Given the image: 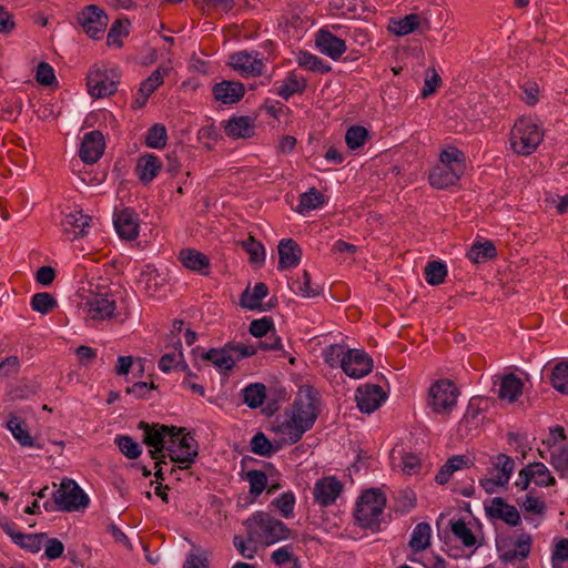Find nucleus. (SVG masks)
I'll use <instances>...</instances> for the list:
<instances>
[{
    "label": "nucleus",
    "instance_id": "a878e982",
    "mask_svg": "<svg viewBox=\"0 0 568 568\" xmlns=\"http://www.w3.org/2000/svg\"><path fill=\"white\" fill-rule=\"evenodd\" d=\"M178 261L187 270L199 273L201 275H209L211 261L210 258L202 252L191 248L184 247L180 250L178 254Z\"/></svg>",
    "mask_w": 568,
    "mask_h": 568
},
{
    "label": "nucleus",
    "instance_id": "c03bdc74",
    "mask_svg": "<svg viewBox=\"0 0 568 568\" xmlns=\"http://www.w3.org/2000/svg\"><path fill=\"white\" fill-rule=\"evenodd\" d=\"M129 26L128 20H115L108 31L106 44L109 47L121 48L123 45V38L129 36Z\"/></svg>",
    "mask_w": 568,
    "mask_h": 568
},
{
    "label": "nucleus",
    "instance_id": "6ab92c4d",
    "mask_svg": "<svg viewBox=\"0 0 568 568\" xmlns=\"http://www.w3.org/2000/svg\"><path fill=\"white\" fill-rule=\"evenodd\" d=\"M355 399L362 413L371 414L386 400V394L379 385L365 384L357 388Z\"/></svg>",
    "mask_w": 568,
    "mask_h": 568
},
{
    "label": "nucleus",
    "instance_id": "423d86ee",
    "mask_svg": "<svg viewBox=\"0 0 568 568\" xmlns=\"http://www.w3.org/2000/svg\"><path fill=\"white\" fill-rule=\"evenodd\" d=\"M116 302L108 292H91L83 297L80 311L87 326L95 327L100 323L114 317Z\"/></svg>",
    "mask_w": 568,
    "mask_h": 568
},
{
    "label": "nucleus",
    "instance_id": "2eb2a0df",
    "mask_svg": "<svg viewBox=\"0 0 568 568\" xmlns=\"http://www.w3.org/2000/svg\"><path fill=\"white\" fill-rule=\"evenodd\" d=\"M459 390L449 379H440L429 388V405L438 414L450 412L457 404Z\"/></svg>",
    "mask_w": 568,
    "mask_h": 568
},
{
    "label": "nucleus",
    "instance_id": "de8ad7c7",
    "mask_svg": "<svg viewBox=\"0 0 568 568\" xmlns=\"http://www.w3.org/2000/svg\"><path fill=\"white\" fill-rule=\"evenodd\" d=\"M7 428L11 432L12 436L16 440L24 447H32L34 440L28 429L23 426V422H21L18 417L12 416L8 423Z\"/></svg>",
    "mask_w": 568,
    "mask_h": 568
},
{
    "label": "nucleus",
    "instance_id": "20e7f679",
    "mask_svg": "<svg viewBox=\"0 0 568 568\" xmlns=\"http://www.w3.org/2000/svg\"><path fill=\"white\" fill-rule=\"evenodd\" d=\"M544 139L541 126L531 118L518 119L510 131V148L519 155H530Z\"/></svg>",
    "mask_w": 568,
    "mask_h": 568
},
{
    "label": "nucleus",
    "instance_id": "ddd939ff",
    "mask_svg": "<svg viewBox=\"0 0 568 568\" xmlns=\"http://www.w3.org/2000/svg\"><path fill=\"white\" fill-rule=\"evenodd\" d=\"M532 547V537L530 534L521 532L515 538H507L497 541L499 559L503 562L514 564L524 561L530 555Z\"/></svg>",
    "mask_w": 568,
    "mask_h": 568
},
{
    "label": "nucleus",
    "instance_id": "37998d69",
    "mask_svg": "<svg viewBox=\"0 0 568 568\" xmlns=\"http://www.w3.org/2000/svg\"><path fill=\"white\" fill-rule=\"evenodd\" d=\"M172 68L170 65H160L156 70H154L148 79H145L140 84V91H144L146 94H152L160 85L163 84V81L166 77L170 75Z\"/></svg>",
    "mask_w": 568,
    "mask_h": 568
},
{
    "label": "nucleus",
    "instance_id": "39448f33",
    "mask_svg": "<svg viewBox=\"0 0 568 568\" xmlns=\"http://www.w3.org/2000/svg\"><path fill=\"white\" fill-rule=\"evenodd\" d=\"M385 506L386 497L378 488L365 490L356 503V521L362 528L378 530Z\"/></svg>",
    "mask_w": 568,
    "mask_h": 568
},
{
    "label": "nucleus",
    "instance_id": "5fc2aeb1",
    "mask_svg": "<svg viewBox=\"0 0 568 568\" xmlns=\"http://www.w3.org/2000/svg\"><path fill=\"white\" fill-rule=\"evenodd\" d=\"M334 31L339 36L349 37L355 43L361 47L366 45L371 41L367 30L362 28L343 27L341 24L331 26Z\"/></svg>",
    "mask_w": 568,
    "mask_h": 568
},
{
    "label": "nucleus",
    "instance_id": "bf43d9fd",
    "mask_svg": "<svg viewBox=\"0 0 568 568\" xmlns=\"http://www.w3.org/2000/svg\"><path fill=\"white\" fill-rule=\"evenodd\" d=\"M295 496L292 491H285L272 500V505L280 510L281 515L290 519L294 516Z\"/></svg>",
    "mask_w": 568,
    "mask_h": 568
},
{
    "label": "nucleus",
    "instance_id": "09e8293b",
    "mask_svg": "<svg viewBox=\"0 0 568 568\" xmlns=\"http://www.w3.org/2000/svg\"><path fill=\"white\" fill-rule=\"evenodd\" d=\"M425 280L429 285L436 286L445 282L447 266L439 261H430L425 267Z\"/></svg>",
    "mask_w": 568,
    "mask_h": 568
},
{
    "label": "nucleus",
    "instance_id": "a19ab883",
    "mask_svg": "<svg viewBox=\"0 0 568 568\" xmlns=\"http://www.w3.org/2000/svg\"><path fill=\"white\" fill-rule=\"evenodd\" d=\"M288 285L295 294L303 297H314L321 293V287L312 284L311 276L306 271L303 272L301 277L292 280Z\"/></svg>",
    "mask_w": 568,
    "mask_h": 568
},
{
    "label": "nucleus",
    "instance_id": "f03ea898",
    "mask_svg": "<svg viewBox=\"0 0 568 568\" xmlns=\"http://www.w3.org/2000/svg\"><path fill=\"white\" fill-rule=\"evenodd\" d=\"M245 532L250 541L270 547L292 538V529L274 515L258 510L251 514L244 521Z\"/></svg>",
    "mask_w": 568,
    "mask_h": 568
},
{
    "label": "nucleus",
    "instance_id": "69168bd1",
    "mask_svg": "<svg viewBox=\"0 0 568 568\" xmlns=\"http://www.w3.org/2000/svg\"><path fill=\"white\" fill-rule=\"evenodd\" d=\"M233 545L239 554L246 559L255 558L258 548L261 547L260 544L250 541L248 534H246L245 537L237 535L234 536Z\"/></svg>",
    "mask_w": 568,
    "mask_h": 568
},
{
    "label": "nucleus",
    "instance_id": "9d476101",
    "mask_svg": "<svg viewBox=\"0 0 568 568\" xmlns=\"http://www.w3.org/2000/svg\"><path fill=\"white\" fill-rule=\"evenodd\" d=\"M139 428L143 430V443L150 447L149 454L152 459L165 457L164 450L169 448L179 429L160 424L150 425L145 422H141Z\"/></svg>",
    "mask_w": 568,
    "mask_h": 568
},
{
    "label": "nucleus",
    "instance_id": "7ed1b4c3",
    "mask_svg": "<svg viewBox=\"0 0 568 568\" xmlns=\"http://www.w3.org/2000/svg\"><path fill=\"white\" fill-rule=\"evenodd\" d=\"M466 170L465 153L456 146L448 145L438 156V163L429 171V184L444 190L458 183Z\"/></svg>",
    "mask_w": 568,
    "mask_h": 568
},
{
    "label": "nucleus",
    "instance_id": "1a4fd4ad",
    "mask_svg": "<svg viewBox=\"0 0 568 568\" xmlns=\"http://www.w3.org/2000/svg\"><path fill=\"white\" fill-rule=\"evenodd\" d=\"M166 452L170 460L178 464V467L171 468V474H173L178 469L183 470L191 467L197 456V445L192 436L182 434V428H180L175 437L171 439Z\"/></svg>",
    "mask_w": 568,
    "mask_h": 568
},
{
    "label": "nucleus",
    "instance_id": "7c9ffc66",
    "mask_svg": "<svg viewBox=\"0 0 568 568\" xmlns=\"http://www.w3.org/2000/svg\"><path fill=\"white\" fill-rule=\"evenodd\" d=\"M524 383L514 373L500 376L498 396L509 403L516 402L523 394Z\"/></svg>",
    "mask_w": 568,
    "mask_h": 568
},
{
    "label": "nucleus",
    "instance_id": "4d7b16f0",
    "mask_svg": "<svg viewBox=\"0 0 568 568\" xmlns=\"http://www.w3.org/2000/svg\"><path fill=\"white\" fill-rule=\"evenodd\" d=\"M419 23V17L415 13H410L397 21H394L392 31L397 36H407L418 29Z\"/></svg>",
    "mask_w": 568,
    "mask_h": 568
},
{
    "label": "nucleus",
    "instance_id": "bb28decb",
    "mask_svg": "<svg viewBox=\"0 0 568 568\" xmlns=\"http://www.w3.org/2000/svg\"><path fill=\"white\" fill-rule=\"evenodd\" d=\"M245 93L243 83L239 81H222L213 87L215 100L224 104L237 103Z\"/></svg>",
    "mask_w": 568,
    "mask_h": 568
},
{
    "label": "nucleus",
    "instance_id": "6e6d98bb",
    "mask_svg": "<svg viewBox=\"0 0 568 568\" xmlns=\"http://www.w3.org/2000/svg\"><path fill=\"white\" fill-rule=\"evenodd\" d=\"M31 308L41 314H49L57 307V301L54 297L47 292L36 293L31 297Z\"/></svg>",
    "mask_w": 568,
    "mask_h": 568
},
{
    "label": "nucleus",
    "instance_id": "774afa93",
    "mask_svg": "<svg viewBox=\"0 0 568 568\" xmlns=\"http://www.w3.org/2000/svg\"><path fill=\"white\" fill-rule=\"evenodd\" d=\"M115 443L118 444L121 453L130 459L138 458L142 453L141 446L130 436H118L115 438Z\"/></svg>",
    "mask_w": 568,
    "mask_h": 568
},
{
    "label": "nucleus",
    "instance_id": "a18cd8bd",
    "mask_svg": "<svg viewBox=\"0 0 568 568\" xmlns=\"http://www.w3.org/2000/svg\"><path fill=\"white\" fill-rule=\"evenodd\" d=\"M242 393L244 403L251 408L262 406L266 398V387L260 383L247 385Z\"/></svg>",
    "mask_w": 568,
    "mask_h": 568
},
{
    "label": "nucleus",
    "instance_id": "dca6fc26",
    "mask_svg": "<svg viewBox=\"0 0 568 568\" xmlns=\"http://www.w3.org/2000/svg\"><path fill=\"white\" fill-rule=\"evenodd\" d=\"M531 481L540 487L554 486L556 484V479L548 467L540 462L531 463L520 469L515 486L524 491L528 489Z\"/></svg>",
    "mask_w": 568,
    "mask_h": 568
},
{
    "label": "nucleus",
    "instance_id": "f8f14e48",
    "mask_svg": "<svg viewBox=\"0 0 568 568\" xmlns=\"http://www.w3.org/2000/svg\"><path fill=\"white\" fill-rule=\"evenodd\" d=\"M77 23L89 38L100 40L105 33L109 17L104 9L88 4L78 12Z\"/></svg>",
    "mask_w": 568,
    "mask_h": 568
},
{
    "label": "nucleus",
    "instance_id": "f704fd0d",
    "mask_svg": "<svg viewBox=\"0 0 568 568\" xmlns=\"http://www.w3.org/2000/svg\"><path fill=\"white\" fill-rule=\"evenodd\" d=\"M158 365L160 371L166 374L173 369H178L181 372L187 369L189 365L184 361L181 343L178 342V346H175L172 352L163 354L160 357Z\"/></svg>",
    "mask_w": 568,
    "mask_h": 568
},
{
    "label": "nucleus",
    "instance_id": "58836bf2",
    "mask_svg": "<svg viewBox=\"0 0 568 568\" xmlns=\"http://www.w3.org/2000/svg\"><path fill=\"white\" fill-rule=\"evenodd\" d=\"M296 62L298 67L321 74L328 73L332 70L331 65L322 58L307 51L300 52Z\"/></svg>",
    "mask_w": 568,
    "mask_h": 568
},
{
    "label": "nucleus",
    "instance_id": "603ef678",
    "mask_svg": "<svg viewBox=\"0 0 568 568\" xmlns=\"http://www.w3.org/2000/svg\"><path fill=\"white\" fill-rule=\"evenodd\" d=\"M550 383L561 394H568V363H558L551 372Z\"/></svg>",
    "mask_w": 568,
    "mask_h": 568
},
{
    "label": "nucleus",
    "instance_id": "f3484780",
    "mask_svg": "<svg viewBox=\"0 0 568 568\" xmlns=\"http://www.w3.org/2000/svg\"><path fill=\"white\" fill-rule=\"evenodd\" d=\"M373 369L372 357L363 349H347L343 372L352 378H362Z\"/></svg>",
    "mask_w": 568,
    "mask_h": 568
},
{
    "label": "nucleus",
    "instance_id": "4468645a",
    "mask_svg": "<svg viewBox=\"0 0 568 568\" xmlns=\"http://www.w3.org/2000/svg\"><path fill=\"white\" fill-rule=\"evenodd\" d=\"M229 64L245 79L261 77L266 70L265 59L258 51L234 52L230 55Z\"/></svg>",
    "mask_w": 568,
    "mask_h": 568
},
{
    "label": "nucleus",
    "instance_id": "c85d7f7f",
    "mask_svg": "<svg viewBox=\"0 0 568 568\" xmlns=\"http://www.w3.org/2000/svg\"><path fill=\"white\" fill-rule=\"evenodd\" d=\"M139 286L149 296H155L165 286V277L153 264H148L140 273Z\"/></svg>",
    "mask_w": 568,
    "mask_h": 568
},
{
    "label": "nucleus",
    "instance_id": "8fccbe9b",
    "mask_svg": "<svg viewBox=\"0 0 568 568\" xmlns=\"http://www.w3.org/2000/svg\"><path fill=\"white\" fill-rule=\"evenodd\" d=\"M324 204V195L315 187L310 189L307 192L301 194L298 202V212L305 213L316 210Z\"/></svg>",
    "mask_w": 568,
    "mask_h": 568
},
{
    "label": "nucleus",
    "instance_id": "0e129e2a",
    "mask_svg": "<svg viewBox=\"0 0 568 568\" xmlns=\"http://www.w3.org/2000/svg\"><path fill=\"white\" fill-rule=\"evenodd\" d=\"M251 450L260 456H271L277 450L264 433H256L251 439Z\"/></svg>",
    "mask_w": 568,
    "mask_h": 568
},
{
    "label": "nucleus",
    "instance_id": "4be33fe9",
    "mask_svg": "<svg viewBox=\"0 0 568 568\" xmlns=\"http://www.w3.org/2000/svg\"><path fill=\"white\" fill-rule=\"evenodd\" d=\"M113 224L121 239L132 241L139 235V217L132 209H123L114 213Z\"/></svg>",
    "mask_w": 568,
    "mask_h": 568
},
{
    "label": "nucleus",
    "instance_id": "6e6552de",
    "mask_svg": "<svg viewBox=\"0 0 568 568\" xmlns=\"http://www.w3.org/2000/svg\"><path fill=\"white\" fill-rule=\"evenodd\" d=\"M54 505L61 511H77L89 505V497L73 479L63 478L60 487L53 493V503L45 501L43 508L45 511H52Z\"/></svg>",
    "mask_w": 568,
    "mask_h": 568
},
{
    "label": "nucleus",
    "instance_id": "ea45409f",
    "mask_svg": "<svg viewBox=\"0 0 568 568\" xmlns=\"http://www.w3.org/2000/svg\"><path fill=\"white\" fill-rule=\"evenodd\" d=\"M268 294V287L265 283L260 282L256 283L252 290H245L241 297V304L243 307L248 310H255L261 306L263 298H265Z\"/></svg>",
    "mask_w": 568,
    "mask_h": 568
},
{
    "label": "nucleus",
    "instance_id": "473e14b6",
    "mask_svg": "<svg viewBox=\"0 0 568 568\" xmlns=\"http://www.w3.org/2000/svg\"><path fill=\"white\" fill-rule=\"evenodd\" d=\"M497 256V248L495 244L489 241H477L473 243L468 252L466 253V257L475 263H485L489 260H493Z\"/></svg>",
    "mask_w": 568,
    "mask_h": 568
},
{
    "label": "nucleus",
    "instance_id": "13d9d810",
    "mask_svg": "<svg viewBox=\"0 0 568 568\" xmlns=\"http://www.w3.org/2000/svg\"><path fill=\"white\" fill-rule=\"evenodd\" d=\"M245 479L250 485V494L254 497L260 496L267 486V477L262 470H247L245 474Z\"/></svg>",
    "mask_w": 568,
    "mask_h": 568
},
{
    "label": "nucleus",
    "instance_id": "a211bd4d",
    "mask_svg": "<svg viewBox=\"0 0 568 568\" xmlns=\"http://www.w3.org/2000/svg\"><path fill=\"white\" fill-rule=\"evenodd\" d=\"M91 220L90 215L83 214L81 210L73 209L65 213L61 220V231L67 240L73 241L88 233Z\"/></svg>",
    "mask_w": 568,
    "mask_h": 568
},
{
    "label": "nucleus",
    "instance_id": "b1692460",
    "mask_svg": "<svg viewBox=\"0 0 568 568\" xmlns=\"http://www.w3.org/2000/svg\"><path fill=\"white\" fill-rule=\"evenodd\" d=\"M485 509L491 519L501 520L509 526L516 527L521 521L520 514L517 508L507 504L500 497H495L490 504L485 507Z\"/></svg>",
    "mask_w": 568,
    "mask_h": 568
},
{
    "label": "nucleus",
    "instance_id": "cd10ccee",
    "mask_svg": "<svg viewBox=\"0 0 568 568\" xmlns=\"http://www.w3.org/2000/svg\"><path fill=\"white\" fill-rule=\"evenodd\" d=\"M278 270L294 268L302 258V250L300 245L292 239H283L278 246Z\"/></svg>",
    "mask_w": 568,
    "mask_h": 568
},
{
    "label": "nucleus",
    "instance_id": "49530a36",
    "mask_svg": "<svg viewBox=\"0 0 568 568\" xmlns=\"http://www.w3.org/2000/svg\"><path fill=\"white\" fill-rule=\"evenodd\" d=\"M210 552L196 545H192L182 568H210Z\"/></svg>",
    "mask_w": 568,
    "mask_h": 568
},
{
    "label": "nucleus",
    "instance_id": "412c9836",
    "mask_svg": "<svg viewBox=\"0 0 568 568\" xmlns=\"http://www.w3.org/2000/svg\"><path fill=\"white\" fill-rule=\"evenodd\" d=\"M342 489L343 485L336 477H323L314 485V500L323 507L329 506L335 503L337 497L341 495Z\"/></svg>",
    "mask_w": 568,
    "mask_h": 568
},
{
    "label": "nucleus",
    "instance_id": "680f3d73",
    "mask_svg": "<svg viewBox=\"0 0 568 568\" xmlns=\"http://www.w3.org/2000/svg\"><path fill=\"white\" fill-rule=\"evenodd\" d=\"M479 399L471 398L466 408L465 415L462 418L459 426H465L466 428H476L479 424V416L481 415V408L479 407Z\"/></svg>",
    "mask_w": 568,
    "mask_h": 568
},
{
    "label": "nucleus",
    "instance_id": "2f4dec72",
    "mask_svg": "<svg viewBox=\"0 0 568 568\" xmlns=\"http://www.w3.org/2000/svg\"><path fill=\"white\" fill-rule=\"evenodd\" d=\"M432 527L426 521L418 523L412 534L408 541V547L414 554L426 550L432 544Z\"/></svg>",
    "mask_w": 568,
    "mask_h": 568
},
{
    "label": "nucleus",
    "instance_id": "052dcab7",
    "mask_svg": "<svg viewBox=\"0 0 568 568\" xmlns=\"http://www.w3.org/2000/svg\"><path fill=\"white\" fill-rule=\"evenodd\" d=\"M346 352L344 346L338 344L328 345L323 351V357L325 363L331 367L339 366L343 369V363L346 359Z\"/></svg>",
    "mask_w": 568,
    "mask_h": 568
},
{
    "label": "nucleus",
    "instance_id": "0eeeda50",
    "mask_svg": "<svg viewBox=\"0 0 568 568\" xmlns=\"http://www.w3.org/2000/svg\"><path fill=\"white\" fill-rule=\"evenodd\" d=\"M121 71L118 67L93 64L87 75L89 94L94 99L110 97L118 91Z\"/></svg>",
    "mask_w": 568,
    "mask_h": 568
},
{
    "label": "nucleus",
    "instance_id": "393cba45",
    "mask_svg": "<svg viewBox=\"0 0 568 568\" xmlns=\"http://www.w3.org/2000/svg\"><path fill=\"white\" fill-rule=\"evenodd\" d=\"M307 87V80L297 71L291 70L285 78L274 83V93L285 101L296 93H303Z\"/></svg>",
    "mask_w": 568,
    "mask_h": 568
},
{
    "label": "nucleus",
    "instance_id": "e2e57ef3",
    "mask_svg": "<svg viewBox=\"0 0 568 568\" xmlns=\"http://www.w3.org/2000/svg\"><path fill=\"white\" fill-rule=\"evenodd\" d=\"M166 129L162 124L152 125L145 135V144L152 149H161L166 144Z\"/></svg>",
    "mask_w": 568,
    "mask_h": 568
},
{
    "label": "nucleus",
    "instance_id": "f257e3e1",
    "mask_svg": "<svg viewBox=\"0 0 568 568\" xmlns=\"http://www.w3.org/2000/svg\"><path fill=\"white\" fill-rule=\"evenodd\" d=\"M317 404V393L312 387L300 389L294 399L290 419L280 426V433L286 440L295 444L313 427L318 415Z\"/></svg>",
    "mask_w": 568,
    "mask_h": 568
},
{
    "label": "nucleus",
    "instance_id": "864d4df0",
    "mask_svg": "<svg viewBox=\"0 0 568 568\" xmlns=\"http://www.w3.org/2000/svg\"><path fill=\"white\" fill-rule=\"evenodd\" d=\"M368 138V131L362 125L351 126L345 134V143L352 151L361 149Z\"/></svg>",
    "mask_w": 568,
    "mask_h": 568
},
{
    "label": "nucleus",
    "instance_id": "c9c22d12",
    "mask_svg": "<svg viewBox=\"0 0 568 568\" xmlns=\"http://www.w3.org/2000/svg\"><path fill=\"white\" fill-rule=\"evenodd\" d=\"M490 464L489 473L509 483L515 469V460L506 454H498L490 458Z\"/></svg>",
    "mask_w": 568,
    "mask_h": 568
},
{
    "label": "nucleus",
    "instance_id": "79ce46f5",
    "mask_svg": "<svg viewBox=\"0 0 568 568\" xmlns=\"http://www.w3.org/2000/svg\"><path fill=\"white\" fill-rule=\"evenodd\" d=\"M549 463L560 478H568V443L550 450Z\"/></svg>",
    "mask_w": 568,
    "mask_h": 568
},
{
    "label": "nucleus",
    "instance_id": "5701e85b",
    "mask_svg": "<svg viewBox=\"0 0 568 568\" xmlns=\"http://www.w3.org/2000/svg\"><path fill=\"white\" fill-rule=\"evenodd\" d=\"M104 139L100 131L84 134L79 149V156L85 163H95L103 154Z\"/></svg>",
    "mask_w": 568,
    "mask_h": 568
},
{
    "label": "nucleus",
    "instance_id": "9b49d317",
    "mask_svg": "<svg viewBox=\"0 0 568 568\" xmlns=\"http://www.w3.org/2000/svg\"><path fill=\"white\" fill-rule=\"evenodd\" d=\"M254 346L243 344L226 345L222 348H211L202 355V358L211 362L217 369L231 371L236 362L255 354Z\"/></svg>",
    "mask_w": 568,
    "mask_h": 568
},
{
    "label": "nucleus",
    "instance_id": "aec40b11",
    "mask_svg": "<svg viewBox=\"0 0 568 568\" xmlns=\"http://www.w3.org/2000/svg\"><path fill=\"white\" fill-rule=\"evenodd\" d=\"M315 45L321 53L332 60H338L347 50L345 40L327 29H320L315 34Z\"/></svg>",
    "mask_w": 568,
    "mask_h": 568
},
{
    "label": "nucleus",
    "instance_id": "4c0bfd02",
    "mask_svg": "<svg viewBox=\"0 0 568 568\" xmlns=\"http://www.w3.org/2000/svg\"><path fill=\"white\" fill-rule=\"evenodd\" d=\"M261 110L266 115L273 118L274 121H276L277 123L291 122L292 110L290 109V106L280 101L266 99L261 105Z\"/></svg>",
    "mask_w": 568,
    "mask_h": 568
},
{
    "label": "nucleus",
    "instance_id": "3c124183",
    "mask_svg": "<svg viewBox=\"0 0 568 568\" xmlns=\"http://www.w3.org/2000/svg\"><path fill=\"white\" fill-rule=\"evenodd\" d=\"M453 535L463 542L465 547H474L477 539L463 519L453 520L450 524Z\"/></svg>",
    "mask_w": 568,
    "mask_h": 568
},
{
    "label": "nucleus",
    "instance_id": "338daca9",
    "mask_svg": "<svg viewBox=\"0 0 568 568\" xmlns=\"http://www.w3.org/2000/svg\"><path fill=\"white\" fill-rule=\"evenodd\" d=\"M552 568H568V539L561 538L558 540L551 554Z\"/></svg>",
    "mask_w": 568,
    "mask_h": 568
},
{
    "label": "nucleus",
    "instance_id": "72a5a7b5",
    "mask_svg": "<svg viewBox=\"0 0 568 568\" xmlns=\"http://www.w3.org/2000/svg\"><path fill=\"white\" fill-rule=\"evenodd\" d=\"M225 133L233 139H246L254 134L253 120L248 116H235L225 125Z\"/></svg>",
    "mask_w": 568,
    "mask_h": 568
},
{
    "label": "nucleus",
    "instance_id": "e433bc0d",
    "mask_svg": "<svg viewBox=\"0 0 568 568\" xmlns=\"http://www.w3.org/2000/svg\"><path fill=\"white\" fill-rule=\"evenodd\" d=\"M270 560L276 567H283L290 564L291 568H302L300 558L294 551V547L291 544L284 545L274 551L270 556Z\"/></svg>",
    "mask_w": 568,
    "mask_h": 568
},
{
    "label": "nucleus",
    "instance_id": "c756f323",
    "mask_svg": "<svg viewBox=\"0 0 568 568\" xmlns=\"http://www.w3.org/2000/svg\"><path fill=\"white\" fill-rule=\"evenodd\" d=\"M162 162L154 154H144L140 156L135 165V174L144 185L151 183L159 174Z\"/></svg>",
    "mask_w": 568,
    "mask_h": 568
}]
</instances>
